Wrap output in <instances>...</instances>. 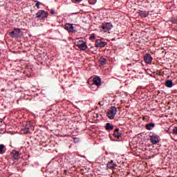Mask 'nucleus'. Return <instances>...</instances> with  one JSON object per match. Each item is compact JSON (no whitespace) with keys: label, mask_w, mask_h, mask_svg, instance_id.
Here are the masks:
<instances>
[{"label":"nucleus","mask_w":177,"mask_h":177,"mask_svg":"<svg viewBox=\"0 0 177 177\" xmlns=\"http://www.w3.org/2000/svg\"><path fill=\"white\" fill-rule=\"evenodd\" d=\"M115 114H117V108L115 106H111L108 109L106 115L109 120H114Z\"/></svg>","instance_id":"f257e3e1"},{"label":"nucleus","mask_w":177,"mask_h":177,"mask_svg":"<svg viewBox=\"0 0 177 177\" xmlns=\"http://www.w3.org/2000/svg\"><path fill=\"white\" fill-rule=\"evenodd\" d=\"M113 28V25L110 22L103 23L100 26V31L102 32H107Z\"/></svg>","instance_id":"f03ea898"},{"label":"nucleus","mask_w":177,"mask_h":177,"mask_svg":"<svg viewBox=\"0 0 177 177\" xmlns=\"http://www.w3.org/2000/svg\"><path fill=\"white\" fill-rule=\"evenodd\" d=\"M36 17L37 19H46L48 17V12H46L44 10H40L39 12L36 13Z\"/></svg>","instance_id":"7ed1b4c3"},{"label":"nucleus","mask_w":177,"mask_h":177,"mask_svg":"<svg viewBox=\"0 0 177 177\" xmlns=\"http://www.w3.org/2000/svg\"><path fill=\"white\" fill-rule=\"evenodd\" d=\"M77 46H78L80 50H86L88 46H86V43L82 40H79L77 44Z\"/></svg>","instance_id":"20e7f679"},{"label":"nucleus","mask_w":177,"mask_h":177,"mask_svg":"<svg viewBox=\"0 0 177 177\" xmlns=\"http://www.w3.org/2000/svg\"><path fill=\"white\" fill-rule=\"evenodd\" d=\"M21 31V30L19 28H14V30L10 33V35L12 38H19Z\"/></svg>","instance_id":"39448f33"},{"label":"nucleus","mask_w":177,"mask_h":177,"mask_svg":"<svg viewBox=\"0 0 177 177\" xmlns=\"http://www.w3.org/2000/svg\"><path fill=\"white\" fill-rule=\"evenodd\" d=\"M106 45H107V43L102 41L101 39L96 40L95 43V48H104Z\"/></svg>","instance_id":"423d86ee"},{"label":"nucleus","mask_w":177,"mask_h":177,"mask_svg":"<svg viewBox=\"0 0 177 177\" xmlns=\"http://www.w3.org/2000/svg\"><path fill=\"white\" fill-rule=\"evenodd\" d=\"M74 24H66L64 26V30L66 31H68V32H75V30H74Z\"/></svg>","instance_id":"0eeeda50"},{"label":"nucleus","mask_w":177,"mask_h":177,"mask_svg":"<svg viewBox=\"0 0 177 177\" xmlns=\"http://www.w3.org/2000/svg\"><path fill=\"white\" fill-rule=\"evenodd\" d=\"M150 141L152 145H157V143L160 142V136H150Z\"/></svg>","instance_id":"6e6552de"},{"label":"nucleus","mask_w":177,"mask_h":177,"mask_svg":"<svg viewBox=\"0 0 177 177\" xmlns=\"http://www.w3.org/2000/svg\"><path fill=\"white\" fill-rule=\"evenodd\" d=\"M93 84H92V86H95V85L97 86H100L102 85V79H100L99 77H95L93 80Z\"/></svg>","instance_id":"1a4fd4ad"},{"label":"nucleus","mask_w":177,"mask_h":177,"mask_svg":"<svg viewBox=\"0 0 177 177\" xmlns=\"http://www.w3.org/2000/svg\"><path fill=\"white\" fill-rule=\"evenodd\" d=\"M152 60H153V57H151V55L150 54H146L144 56V61L147 64H150L151 63Z\"/></svg>","instance_id":"9d476101"},{"label":"nucleus","mask_w":177,"mask_h":177,"mask_svg":"<svg viewBox=\"0 0 177 177\" xmlns=\"http://www.w3.org/2000/svg\"><path fill=\"white\" fill-rule=\"evenodd\" d=\"M11 155L13 160H19V158H20V152L16 150L12 151Z\"/></svg>","instance_id":"9b49d317"},{"label":"nucleus","mask_w":177,"mask_h":177,"mask_svg":"<svg viewBox=\"0 0 177 177\" xmlns=\"http://www.w3.org/2000/svg\"><path fill=\"white\" fill-rule=\"evenodd\" d=\"M121 135H122V133L121 132H120V129H115L114 132H113V136L114 138H116L117 139H120Z\"/></svg>","instance_id":"f8f14e48"},{"label":"nucleus","mask_w":177,"mask_h":177,"mask_svg":"<svg viewBox=\"0 0 177 177\" xmlns=\"http://www.w3.org/2000/svg\"><path fill=\"white\" fill-rule=\"evenodd\" d=\"M165 86H167V88H172V86H174V82H172V80H167L165 82Z\"/></svg>","instance_id":"ddd939ff"},{"label":"nucleus","mask_w":177,"mask_h":177,"mask_svg":"<svg viewBox=\"0 0 177 177\" xmlns=\"http://www.w3.org/2000/svg\"><path fill=\"white\" fill-rule=\"evenodd\" d=\"M105 129H106V131H113V129H114V126L111 125L110 123H106Z\"/></svg>","instance_id":"4468645a"},{"label":"nucleus","mask_w":177,"mask_h":177,"mask_svg":"<svg viewBox=\"0 0 177 177\" xmlns=\"http://www.w3.org/2000/svg\"><path fill=\"white\" fill-rule=\"evenodd\" d=\"M117 167V165L114 164V162L111 160L107 164V168L111 169V168H115Z\"/></svg>","instance_id":"2eb2a0df"},{"label":"nucleus","mask_w":177,"mask_h":177,"mask_svg":"<svg viewBox=\"0 0 177 177\" xmlns=\"http://www.w3.org/2000/svg\"><path fill=\"white\" fill-rule=\"evenodd\" d=\"M141 17H147L149 16V11H140Z\"/></svg>","instance_id":"dca6fc26"},{"label":"nucleus","mask_w":177,"mask_h":177,"mask_svg":"<svg viewBox=\"0 0 177 177\" xmlns=\"http://www.w3.org/2000/svg\"><path fill=\"white\" fill-rule=\"evenodd\" d=\"M99 62L102 66H104V64H106L107 60L104 57L100 58Z\"/></svg>","instance_id":"f3484780"},{"label":"nucleus","mask_w":177,"mask_h":177,"mask_svg":"<svg viewBox=\"0 0 177 177\" xmlns=\"http://www.w3.org/2000/svg\"><path fill=\"white\" fill-rule=\"evenodd\" d=\"M154 123H149L146 124V128L148 129V131H151V129L154 128Z\"/></svg>","instance_id":"a211bd4d"},{"label":"nucleus","mask_w":177,"mask_h":177,"mask_svg":"<svg viewBox=\"0 0 177 177\" xmlns=\"http://www.w3.org/2000/svg\"><path fill=\"white\" fill-rule=\"evenodd\" d=\"M3 149H5V145H3V144L0 145V154H3L5 153Z\"/></svg>","instance_id":"6ab92c4d"},{"label":"nucleus","mask_w":177,"mask_h":177,"mask_svg":"<svg viewBox=\"0 0 177 177\" xmlns=\"http://www.w3.org/2000/svg\"><path fill=\"white\" fill-rule=\"evenodd\" d=\"M22 131L25 135H27V133H30V130L28 129V128L25 127L22 129Z\"/></svg>","instance_id":"aec40b11"},{"label":"nucleus","mask_w":177,"mask_h":177,"mask_svg":"<svg viewBox=\"0 0 177 177\" xmlns=\"http://www.w3.org/2000/svg\"><path fill=\"white\" fill-rule=\"evenodd\" d=\"M173 133L174 135H177V127H175L174 129H173Z\"/></svg>","instance_id":"412c9836"},{"label":"nucleus","mask_w":177,"mask_h":177,"mask_svg":"<svg viewBox=\"0 0 177 177\" xmlns=\"http://www.w3.org/2000/svg\"><path fill=\"white\" fill-rule=\"evenodd\" d=\"M171 23H174V24H177V19H171Z\"/></svg>","instance_id":"4be33fe9"},{"label":"nucleus","mask_w":177,"mask_h":177,"mask_svg":"<svg viewBox=\"0 0 177 177\" xmlns=\"http://www.w3.org/2000/svg\"><path fill=\"white\" fill-rule=\"evenodd\" d=\"M95 38H96V36H95V35H91L90 36V39H95Z\"/></svg>","instance_id":"5701e85b"},{"label":"nucleus","mask_w":177,"mask_h":177,"mask_svg":"<svg viewBox=\"0 0 177 177\" xmlns=\"http://www.w3.org/2000/svg\"><path fill=\"white\" fill-rule=\"evenodd\" d=\"M91 1H92V0H89L90 5H95V3H96V1L95 0H94L93 3L91 2Z\"/></svg>","instance_id":"b1692460"},{"label":"nucleus","mask_w":177,"mask_h":177,"mask_svg":"<svg viewBox=\"0 0 177 177\" xmlns=\"http://www.w3.org/2000/svg\"><path fill=\"white\" fill-rule=\"evenodd\" d=\"M50 13H51V15H55V10H50Z\"/></svg>","instance_id":"393cba45"},{"label":"nucleus","mask_w":177,"mask_h":177,"mask_svg":"<svg viewBox=\"0 0 177 177\" xmlns=\"http://www.w3.org/2000/svg\"><path fill=\"white\" fill-rule=\"evenodd\" d=\"M35 6H39V2L36 3Z\"/></svg>","instance_id":"a878e982"},{"label":"nucleus","mask_w":177,"mask_h":177,"mask_svg":"<svg viewBox=\"0 0 177 177\" xmlns=\"http://www.w3.org/2000/svg\"><path fill=\"white\" fill-rule=\"evenodd\" d=\"M94 86H92V85H91V89H92L93 91H95V89H93V88H95Z\"/></svg>","instance_id":"bb28decb"}]
</instances>
